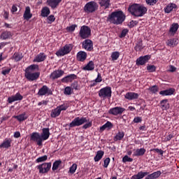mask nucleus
I'll list each match as a JSON object with an SVG mask.
<instances>
[{
    "label": "nucleus",
    "mask_w": 179,
    "mask_h": 179,
    "mask_svg": "<svg viewBox=\"0 0 179 179\" xmlns=\"http://www.w3.org/2000/svg\"><path fill=\"white\" fill-rule=\"evenodd\" d=\"M22 58H23V55L20 53H15L13 55V59H15V61H16V62H18V61H21Z\"/></svg>",
    "instance_id": "c03bdc74"
},
{
    "label": "nucleus",
    "mask_w": 179,
    "mask_h": 179,
    "mask_svg": "<svg viewBox=\"0 0 179 179\" xmlns=\"http://www.w3.org/2000/svg\"><path fill=\"white\" fill-rule=\"evenodd\" d=\"M157 1L159 0H146V3L150 6H153V5H156V3H157Z\"/></svg>",
    "instance_id": "13d9d810"
},
{
    "label": "nucleus",
    "mask_w": 179,
    "mask_h": 179,
    "mask_svg": "<svg viewBox=\"0 0 179 179\" xmlns=\"http://www.w3.org/2000/svg\"><path fill=\"white\" fill-rule=\"evenodd\" d=\"M146 153V149L145 148H139L136 150V151L134 152L133 156H143Z\"/></svg>",
    "instance_id": "c9c22d12"
},
{
    "label": "nucleus",
    "mask_w": 179,
    "mask_h": 179,
    "mask_svg": "<svg viewBox=\"0 0 179 179\" xmlns=\"http://www.w3.org/2000/svg\"><path fill=\"white\" fill-rule=\"evenodd\" d=\"M150 59V55L141 56L136 59V65H145Z\"/></svg>",
    "instance_id": "2eb2a0df"
},
{
    "label": "nucleus",
    "mask_w": 179,
    "mask_h": 179,
    "mask_svg": "<svg viewBox=\"0 0 179 179\" xmlns=\"http://www.w3.org/2000/svg\"><path fill=\"white\" fill-rule=\"evenodd\" d=\"M85 122H87V119L86 117H77L73 119V120L69 124V127L70 128H74V127H80L83 125Z\"/></svg>",
    "instance_id": "423d86ee"
},
{
    "label": "nucleus",
    "mask_w": 179,
    "mask_h": 179,
    "mask_svg": "<svg viewBox=\"0 0 179 179\" xmlns=\"http://www.w3.org/2000/svg\"><path fill=\"white\" fill-rule=\"evenodd\" d=\"M64 72L62 70H55L50 75V79L52 80H55V79H58L64 75Z\"/></svg>",
    "instance_id": "dca6fc26"
},
{
    "label": "nucleus",
    "mask_w": 179,
    "mask_h": 179,
    "mask_svg": "<svg viewBox=\"0 0 179 179\" xmlns=\"http://www.w3.org/2000/svg\"><path fill=\"white\" fill-rule=\"evenodd\" d=\"M174 89L170 88L169 90H162L159 92V94L162 96H171V94H174Z\"/></svg>",
    "instance_id": "7c9ffc66"
},
{
    "label": "nucleus",
    "mask_w": 179,
    "mask_h": 179,
    "mask_svg": "<svg viewBox=\"0 0 179 179\" xmlns=\"http://www.w3.org/2000/svg\"><path fill=\"white\" fill-rule=\"evenodd\" d=\"M96 83H100L103 80V78H101V74L100 73H98L97 77L95 80H94Z\"/></svg>",
    "instance_id": "052dcab7"
},
{
    "label": "nucleus",
    "mask_w": 179,
    "mask_h": 179,
    "mask_svg": "<svg viewBox=\"0 0 179 179\" xmlns=\"http://www.w3.org/2000/svg\"><path fill=\"white\" fill-rule=\"evenodd\" d=\"M62 164V161L61 159L57 160L53 163L52 170L53 171H55V170H58V168L59 167V165Z\"/></svg>",
    "instance_id": "a19ab883"
},
{
    "label": "nucleus",
    "mask_w": 179,
    "mask_h": 179,
    "mask_svg": "<svg viewBox=\"0 0 179 179\" xmlns=\"http://www.w3.org/2000/svg\"><path fill=\"white\" fill-rule=\"evenodd\" d=\"M127 162H129V163L134 162V159L128 157V155H125L123 158H122V162L123 163H127Z\"/></svg>",
    "instance_id": "3c124183"
},
{
    "label": "nucleus",
    "mask_w": 179,
    "mask_h": 179,
    "mask_svg": "<svg viewBox=\"0 0 179 179\" xmlns=\"http://www.w3.org/2000/svg\"><path fill=\"white\" fill-rule=\"evenodd\" d=\"M47 55L44 52H41L34 57V62H43V61H45Z\"/></svg>",
    "instance_id": "b1692460"
},
{
    "label": "nucleus",
    "mask_w": 179,
    "mask_h": 179,
    "mask_svg": "<svg viewBox=\"0 0 179 179\" xmlns=\"http://www.w3.org/2000/svg\"><path fill=\"white\" fill-rule=\"evenodd\" d=\"M147 69L149 71V72H155L156 66H155L153 65L148 66Z\"/></svg>",
    "instance_id": "680f3d73"
},
{
    "label": "nucleus",
    "mask_w": 179,
    "mask_h": 179,
    "mask_svg": "<svg viewBox=\"0 0 179 179\" xmlns=\"http://www.w3.org/2000/svg\"><path fill=\"white\" fill-rule=\"evenodd\" d=\"M103 156H104V152L101 150H99L96 152V155L94 158V162H100L101 159H103Z\"/></svg>",
    "instance_id": "4c0bfd02"
},
{
    "label": "nucleus",
    "mask_w": 179,
    "mask_h": 179,
    "mask_svg": "<svg viewBox=\"0 0 179 179\" xmlns=\"http://www.w3.org/2000/svg\"><path fill=\"white\" fill-rule=\"evenodd\" d=\"M73 93V89L71 87H66L64 88V94H66V96H71Z\"/></svg>",
    "instance_id": "37998d69"
},
{
    "label": "nucleus",
    "mask_w": 179,
    "mask_h": 179,
    "mask_svg": "<svg viewBox=\"0 0 179 179\" xmlns=\"http://www.w3.org/2000/svg\"><path fill=\"white\" fill-rule=\"evenodd\" d=\"M161 108L162 110H169L170 108V105L169 104V100L164 99L160 101Z\"/></svg>",
    "instance_id": "2f4dec72"
},
{
    "label": "nucleus",
    "mask_w": 179,
    "mask_h": 179,
    "mask_svg": "<svg viewBox=\"0 0 179 179\" xmlns=\"http://www.w3.org/2000/svg\"><path fill=\"white\" fill-rule=\"evenodd\" d=\"M151 152H155V153H159L161 156H163L164 154V151H163L162 149L159 148H154L150 150Z\"/></svg>",
    "instance_id": "864d4df0"
},
{
    "label": "nucleus",
    "mask_w": 179,
    "mask_h": 179,
    "mask_svg": "<svg viewBox=\"0 0 179 179\" xmlns=\"http://www.w3.org/2000/svg\"><path fill=\"white\" fill-rule=\"evenodd\" d=\"M10 71H12V69L10 68L3 69L1 73L2 75H4V76H6V75H9V73H10Z\"/></svg>",
    "instance_id": "6e6d98bb"
},
{
    "label": "nucleus",
    "mask_w": 179,
    "mask_h": 179,
    "mask_svg": "<svg viewBox=\"0 0 179 179\" xmlns=\"http://www.w3.org/2000/svg\"><path fill=\"white\" fill-rule=\"evenodd\" d=\"M176 9H177V5L174 3H171L164 8V12L165 13H171L172 10H176Z\"/></svg>",
    "instance_id": "5701e85b"
},
{
    "label": "nucleus",
    "mask_w": 179,
    "mask_h": 179,
    "mask_svg": "<svg viewBox=\"0 0 179 179\" xmlns=\"http://www.w3.org/2000/svg\"><path fill=\"white\" fill-rule=\"evenodd\" d=\"M173 138H174V134H169V136H167L166 137H165L164 141L165 142H167L169 141H171V139H173Z\"/></svg>",
    "instance_id": "e2e57ef3"
},
{
    "label": "nucleus",
    "mask_w": 179,
    "mask_h": 179,
    "mask_svg": "<svg viewBox=\"0 0 179 179\" xmlns=\"http://www.w3.org/2000/svg\"><path fill=\"white\" fill-rule=\"evenodd\" d=\"M14 118L15 120H17L20 122H22L23 121H25V120L27 118V116L26 115V113H22L19 115L14 116Z\"/></svg>",
    "instance_id": "58836bf2"
},
{
    "label": "nucleus",
    "mask_w": 179,
    "mask_h": 179,
    "mask_svg": "<svg viewBox=\"0 0 179 179\" xmlns=\"http://www.w3.org/2000/svg\"><path fill=\"white\" fill-rule=\"evenodd\" d=\"M82 48L87 51L93 50V41L90 39H86L82 43Z\"/></svg>",
    "instance_id": "f8f14e48"
},
{
    "label": "nucleus",
    "mask_w": 179,
    "mask_h": 179,
    "mask_svg": "<svg viewBox=\"0 0 179 179\" xmlns=\"http://www.w3.org/2000/svg\"><path fill=\"white\" fill-rule=\"evenodd\" d=\"M86 58H87V53H86V52L80 51L77 53V59L80 61V62L86 61Z\"/></svg>",
    "instance_id": "4be33fe9"
},
{
    "label": "nucleus",
    "mask_w": 179,
    "mask_h": 179,
    "mask_svg": "<svg viewBox=\"0 0 179 179\" xmlns=\"http://www.w3.org/2000/svg\"><path fill=\"white\" fill-rule=\"evenodd\" d=\"M55 22V17L53 15H50L47 17V22L48 24H51V23Z\"/></svg>",
    "instance_id": "de8ad7c7"
},
{
    "label": "nucleus",
    "mask_w": 179,
    "mask_h": 179,
    "mask_svg": "<svg viewBox=\"0 0 179 179\" xmlns=\"http://www.w3.org/2000/svg\"><path fill=\"white\" fill-rule=\"evenodd\" d=\"M143 48V46H142V41L138 42L134 47V50H136V51H141Z\"/></svg>",
    "instance_id": "49530a36"
},
{
    "label": "nucleus",
    "mask_w": 179,
    "mask_h": 179,
    "mask_svg": "<svg viewBox=\"0 0 179 179\" xmlns=\"http://www.w3.org/2000/svg\"><path fill=\"white\" fill-rule=\"evenodd\" d=\"M124 99H127V100H136V99H139V94L136 92H127L124 95Z\"/></svg>",
    "instance_id": "aec40b11"
},
{
    "label": "nucleus",
    "mask_w": 179,
    "mask_h": 179,
    "mask_svg": "<svg viewBox=\"0 0 179 179\" xmlns=\"http://www.w3.org/2000/svg\"><path fill=\"white\" fill-rule=\"evenodd\" d=\"M57 109L59 110V111H66V110H68V108H69V104L68 103H63L62 105H59L58 106H57Z\"/></svg>",
    "instance_id": "ea45409f"
},
{
    "label": "nucleus",
    "mask_w": 179,
    "mask_h": 179,
    "mask_svg": "<svg viewBox=\"0 0 179 179\" xmlns=\"http://www.w3.org/2000/svg\"><path fill=\"white\" fill-rule=\"evenodd\" d=\"M124 136H125V133L122 131H119L115 136L113 138V140L115 141V142L122 141Z\"/></svg>",
    "instance_id": "473e14b6"
},
{
    "label": "nucleus",
    "mask_w": 179,
    "mask_h": 179,
    "mask_svg": "<svg viewBox=\"0 0 179 179\" xmlns=\"http://www.w3.org/2000/svg\"><path fill=\"white\" fill-rule=\"evenodd\" d=\"M128 10L133 16L136 17H141L148 12V8L143 6L139 4H133L129 7Z\"/></svg>",
    "instance_id": "7ed1b4c3"
},
{
    "label": "nucleus",
    "mask_w": 179,
    "mask_h": 179,
    "mask_svg": "<svg viewBox=\"0 0 179 179\" xmlns=\"http://www.w3.org/2000/svg\"><path fill=\"white\" fill-rule=\"evenodd\" d=\"M110 161L111 159H110V157H107L106 159H104L103 167L105 169H107V167H108Z\"/></svg>",
    "instance_id": "4d7b16f0"
},
{
    "label": "nucleus",
    "mask_w": 179,
    "mask_h": 179,
    "mask_svg": "<svg viewBox=\"0 0 179 179\" xmlns=\"http://www.w3.org/2000/svg\"><path fill=\"white\" fill-rule=\"evenodd\" d=\"M134 122H135L136 124H138L139 122H142V117H134Z\"/></svg>",
    "instance_id": "0e129e2a"
},
{
    "label": "nucleus",
    "mask_w": 179,
    "mask_h": 179,
    "mask_svg": "<svg viewBox=\"0 0 179 179\" xmlns=\"http://www.w3.org/2000/svg\"><path fill=\"white\" fill-rule=\"evenodd\" d=\"M76 27H78L77 24H73L70 27H67L66 30H68V31H75V29H76Z\"/></svg>",
    "instance_id": "bf43d9fd"
},
{
    "label": "nucleus",
    "mask_w": 179,
    "mask_h": 179,
    "mask_svg": "<svg viewBox=\"0 0 179 179\" xmlns=\"http://www.w3.org/2000/svg\"><path fill=\"white\" fill-rule=\"evenodd\" d=\"M12 13H15V12H17V5L13 4L11 8Z\"/></svg>",
    "instance_id": "69168bd1"
},
{
    "label": "nucleus",
    "mask_w": 179,
    "mask_h": 179,
    "mask_svg": "<svg viewBox=\"0 0 179 179\" xmlns=\"http://www.w3.org/2000/svg\"><path fill=\"white\" fill-rule=\"evenodd\" d=\"M12 37V32L9 31H4L0 35L1 40H9Z\"/></svg>",
    "instance_id": "a878e982"
},
{
    "label": "nucleus",
    "mask_w": 179,
    "mask_h": 179,
    "mask_svg": "<svg viewBox=\"0 0 179 179\" xmlns=\"http://www.w3.org/2000/svg\"><path fill=\"white\" fill-rule=\"evenodd\" d=\"M150 92H152L154 94H156L159 92V87L157 85H154L149 88Z\"/></svg>",
    "instance_id": "603ef678"
},
{
    "label": "nucleus",
    "mask_w": 179,
    "mask_h": 179,
    "mask_svg": "<svg viewBox=\"0 0 179 179\" xmlns=\"http://www.w3.org/2000/svg\"><path fill=\"white\" fill-rule=\"evenodd\" d=\"M47 159H48L47 155H43V156L40 157L38 159H36V163H42V162H45V160H47Z\"/></svg>",
    "instance_id": "8fccbe9b"
},
{
    "label": "nucleus",
    "mask_w": 179,
    "mask_h": 179,
    "mask_svg": "<svg viewBox=\"0 0 179 179\" xmlns=\"http://www.w3.org/2000/svg\"><path fill=\"white\" fill-rule=\"evenodd\" d=\"M92 34V29L88 26L84 25L80 27L79 31V36L85 40L86 38H89Z\"/></svg>",
    "instance_id": "39448f33"
},
{
    "label": "nucleus",
    "mask_w": 179,
    "mask_h": 179,
    "mask_svg": "<svg viewBox=\"0 0 179 179\" xmlns=\"http://www.w3.org/2000/svg\"><path fill=\"white\" fill-rule=\"evenodd\" d=\"M41 136L43 141H47L50 138V129L49 128H43L42 129V134Z\"/></svg>",
    "instance_id": "393cba45"
},
{
    "label": "nucleus",
    "mask_w": 179,
    "mask_h": 179,
    "mask_svg": "<svg viewBox=\"0 0 179 179\" xmlns=\"http://www.w3.org/2000/svg\"><path fill=\"white\" fill-rule=\"evenodd\" d=\"M110 0H99V4L103 9H108L111 5Z\"/></svg>",
    "instance_id": "412c9836"
},
{
    "label": "nucleus",
    "mask_w": 179,
    "mask_h": 179,
    "mask_svg": "<svg viewBox=\"0 0 179 179\" xmlns=\"http://www.w3.org/2000/svg\"><path fill=\"white\" fill-rule=\"evenodd\" d=\"M108 20L113 24H122L125 20V15L121 10L115 11L108 15Z\"/></svg>",
    "instance_id": "f03ea898"
},
{
    "label": "nucleus",
    "mask_w": 179,
    "mask_h": 179,
    "mask_svg": "<svg viewBox=\"0 0 179 179\" xmlns=\"http://www.w3.org/2000/svg\"><path fill=\"white\" fill-rule=\"evenodd\" d=\"M99 9V4L94 1L87 3L84 6V12L87 15L94 13Z\"/></svg>",
    "instance_id": "20e7f679"
},
{
    "label": "nucleus",
    "mask_w": 179,
    "mask_h": 179,
    "mask_svg": "<svg viewBox=\"0 0 179 179\" xmlns=\"http://www.w3.org/2000/svg\"><path fill=\"white\" fill-rule=\"evenodd\" d=\"M148 174H149V172L140 171L137 174L131 177V179H142L144 177H145V176H148Z\"/></svg>",
    "instance_id": "c756f323"
},
{
    "label": "nucleus",
    "mask_w": 179,
    "mask_h": 179,
    "mask_svg": "<svg viewBox=\"0 0 179 179\" xmlns=\"http://www.w3.org/2000/svg\"><path fill=\"white\" fill-rule=\"evenodd\" d=\"M83 71H94V62L90 61L86 66L83 67Z\"/></svg>",
    "instance_id": "cd10ccee"
},
{
    "label": "nucleus",
    "mask_w": 179,
    "mask_h": 179,
    "mask_svg": "<svg viewBox=\"0 0 179 179\" xmlns=\"http://www.w3.org/2000/svg\"><path fill=\"white\" fill-rule=\"evenodd\" d=\"M129 30L127 29H124L122 31L121 34L119 35L120 38H123V37H125L127 34H128Z\"/></svg>",
    "instance_id": "5fc2aeb1"
},
{
    "label": "nucleus",
    "mask_w": 179,
    "mask_h": 179,
    "mask_svg": "<svg viewBox=\"0 0 179 179\" xmlns=\"http://www.w3.org/2000/svg\"><path fill=\"white\" fill-rule=\"evenodd\" d=\"M31 17H33L31 10L30 9V7L27 6L23 14V18L24 19V20H30Z\"/></svg>",
    "instance_id": "6ab92c4d"
},
{
    "label": "nucleus",
    "mask_w": 179,
    "mask_h": 179,
    "mask_svg": "<svg viewBox=\"0 0 179 179\" xmlns=\"http://www.w3.org/2000/svg\"><path fill=\"white\" fill-rule=\"evenodd\" d=\"M62 2V0H47V3L52 9H56L59 6V3Z\"/></svg>",
    "instance_id": "f3484780"
},
{
    "label": "nucleus",
    "mask_w": 179,
    "mask_h": 179,
    "mask_svg": "<svg viewBox=\"0 0 179 179\" xmlns=\"http://www.w3.org/2000/svg\"><path fill=\"white\" fill-rule=\"evenodd\" d=\"M124 111H125V108L117 106V107L110 108L108 113L112 115H121V114H122Z\"/></svg>",
    "instance_id": "ddd939ff"
},
{
    "label": "nucleus",
    "mask_w": 179,
    "mask_h": 179,
    "mask_svg": "<svg viewBox=\"0 0 179 179\" xmlns=\"http://www.w3.org/2000/svg\"><path fill=\"white\" fill-rule=\"evenodd\" d=\"M177 44H178V38L169 39L166 41V45H169V47H176Z\"/></svg>",
    "instance_id": "72a5a7b5"
},
{
    "label": "nucleus",
    "mask_w": 179,
    "mask_h": 179,
    "mask_svg": "<svg viewBox=\"0 0 179 179\" xmlns=\"http://www.w3.org/2000/svg\"><path fill=\"white\" fill-rule=\"evenodd\" d=\"M40 174H45L51 170V162L43 163L36 166Z\"/></svg>",
    "instance_id": "6e6552de"
},
{
    "label": "nucleus",
    "mask_w": 179,
    "mask_h": 179,
    "mask_svg": "<svg viewBox=\"0 0 179 179\" xmlns=\"http://www.w3.org/2000/svg\"><path fill=\"white\" fill-rule=\"evenodd\" d=\"M59 115H61V112L59 111L58 108H56L51 110L50 117L52 118H57V117H59Z\"/></svg>",
    "instance_id": "e433bc0d"
},
{
    "label": "nucleus",
    "mask_w": 179,
    "mask_h": 179,
    "mask_svg": "<svg viewBox=\"0 0 179 179\" xmlns=\"http://www.w3.org/2000/svg\"><path fill=\"white\" fill-rule=\"evenodd\" d=\"M22 100H23V96H22V94H20V93L19 92H17L14 96H12L8 98V102L10 104H12V103L15 101H20Z\"/></svg>",
    "instance_id": "4468645a"
},
{
    "label": "nucleus",
    "mask_w": 179,
    "mask_h": 179,
    "mask_svg": "<svg viewBox=\"0 0 179 179\" xmlns=\"http://www.w3.org/2000/svg\"><path fill=\"white\" fill-rule=\"evenodd\" d=\"M51 13L50 8L48 7H43L41 10L42 17H48V15Z\"/></svg>",
    "instance_id": "f704fd0d"
},
{
    "label": "nucleus",
    "mask_w": 179,
    "mask_h": 179,
    "mask_svg": "<svg viewBox=\"0 0 179 179\" xmlns=\"http://www.w3.org/2000/svg\"><path fill=\"white\" fill-rule=\"evenodd\" d=\"M111 93H113V92L111 91V87H106L101 88L99 91V96L102 99H106V97H111Z\"/></svg>",
    "instance_id": "1a4fd4ad"
},
{
    "label": "nucleus",
    "mask_w": 179,
    "mask_h": 179,
    "mask_svg": "<svg viewBox=\"0 0 179 179\" xmlns=\"http://www.w3.org/2000/svg\"><path fill=\"white\" fill-rule=\"evenodd\" d=\"M31 141L33 142H36L38 146H41L43 145V138L41 137V134L38 132H34L31 134Z\"/></svg>",
    "instance_id": "9d476101"
},
{
    "label": "nucleus",
    "mask_w": 179,
    "mask_h": 179,
    "mask_svg": "<svg viewBox=\"0 0 179 179\" xmlns=\"http://www.w3.org/2000/svg\"><path fill=\"white\" fill-rule=\"evenodd\" d=\"M36 69L38 71V64H31L26 68L24 75L26 79L29 82H34V80H37L40 78V72H35Z\"/></svg>",
    "instance_id": "f257e3e1"
},
{
    "label": "nucleus",
    "mask_w": 179,
    "mask_h": 179,
    "mask_svg": "<svg viewBox=\"0 0 179 179\" xmlns=\"http://www.w3.org/2000/svg\"><path fill=\"white\" fill-rule=\"evenodd\" d=\"M50 94H52V91L47 85H43L38 92V96H50Z\"/></svg>",
    "instance_id": "9b49d317"
},
{
    "label": "nucleus",
    "mask_w": 179,
    "mask_h": 179,
    "mask_svg": "<svg viewBox=\"0 0 179 179\" xmlns=\"http://www.w3.org/2000/svg\"><path fill=\"white\" fill-rule=\"evenodd\" d=\"M72 44H66L56 52V55H57V57H64V55L69 54V52L72 51Z\"/></svg>",
    "instance_id": "0eeeda50"
},
{
    "label": "nucleus",
    "mask_w": 179,
    "mask_h": 179,
    "mask_svg": "<svg viewBox=\"0 0 179 179\" xmlns=\"http://www.w3.org/2000/svg\"><path fill=\"white\" fill-rule=\"evenodd\" d=\"M112 61H117L120 58V52H113L111 54Z\"/></svg>",
    "instance_id": "a18cd8bd"
},
{
    "label": "nucleus",
    "mask_w": 179,
    "mask_h": 179,
    "mask_svg": "<svg viewBox=\"0 0 179 179\" xmlns=\"http://www.w3.org/2000/svg\"><path fill=\"white\" fill-rule=\"evenodd\" d=\"M10 143H12V140L10 138H6L5 141L0 145V148H3L4 149H9L10 148Z\"/></svg>",
    "instance_id": "c85d7f7f"
},
{
    "label": "nucleus",
    "mask_w": 179,
    "mask_h": 179,
    "mask_svg": "<svg viewBox=\"0 0 179 179\" xmlns=\"http://www.w3.org/2000/svg\"><path fill=\"white\" fill-rule=\"evenodd\" d=\"M178 27H179L178 23L172 24L169 29L170 33H177V30H178Z\"/></svg>",
    "instance_id": "79ce46f5"
},
{
    "label": "nucleus",
    "mask_w": 179,
    "mask_h": 179,
    "mask_svg": "<svg viewBox=\"0 0 179 179\" xmlns=\"http://www.w3.org/2000/svg\"><path fill=\"white\" fill-rule=\"evenodd\" d=\"M176 71H177V68H176V66L173 65L169 66V72H176Z\"/></svg>",
    "instance_id": "774afa93"
},
{
    "label": "nucleus",
    "mask_w": 179,
    "mask_h": 179,
    "mask_svg": "<svg viewBox=\"0 0 179 179\" xmlns=\"http://www.w3.org/2000/svg\"><path fill=\"white\" fill-rule=\"evenodd\" d=\"M105 126L106 127V128H108V129H111V128L113 127V123H111L110 122H107L105 124Z\"/></svg>",
    "instance_id": "338daca9"
},
{
    "label": "nucleus",
    "mask_w": 179,
    "mask_h": 179,
    "mask_svg": "<svg viewBox=\"0 0 179 179\" xmlns=\"http://www.w3.org/2000/svg\"><path fill=\"white\" fill-rule=\"evenodd\" d=\"M78 76L75 75V74H70L66 76H65L64 78H63L62 79V83H69L73 80H75V79H77Z\"/></svg>",
    "instance_id": "a211bd4d"
},
{
    "label": "nucleus",
    "mask_w": 179,
    "mask_h": 179,
    "mask_svg": "<svg viewBox=\"0 0 179 179\" xmlns=\"http://www.w3.org/2000/svg\"><path fill=\"white\" fill-rule=\"evenodd\" d=\"M76 169H78V165L76 164H73L69 169V173L71 174L75 173V171H76Z\"/></svg>",
    "instance_id": "09e8293b"
},
{
    "label": "nucleus",
    "mask_w": 179,
    "mask_h": 179,
    "mask_svg": "<svg viewBox=\"0 0 179 179\" xmlns=\"http://www.w3.org/2000/svg\"><path fill=\"white\" fill-rule=\"evenodd\" d=\"M159 176H162V171H157L151 174L147 175L145 179H156L159 178Z\"/></svg>",
    "instance_id": "bb28decb"
}]
</instances>
